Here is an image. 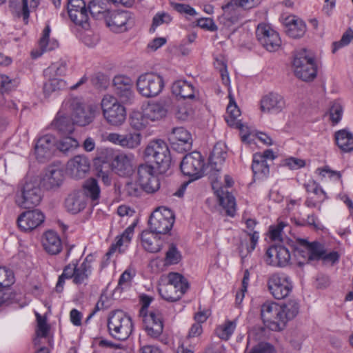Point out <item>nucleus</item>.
<instances>
[{"label":"nucleus","instance_id":"nucleus-1","mask_svg":"<svg viewBox=\"0 0 353 353\" xmlns=\"http://www.w3.org/2000/svg\"><path fill=\"white\" fill-rule=\"evenodd\" d=\"M107 327L109 334L116 340L123 341L128 339L133 331L131 317L123 310H117L110 312Z\"/></svg>","mask_w":353,"mask_h":353},{"label":"nucleus","instance_id":"nucleus-2","mask_svg":"<svg viewBox=\"0 0 353 353\" xmlns=\"http://www.w3.org/2000/svg\"><path fill=\"white\" fill-rule=\"evenodd\" d=\"M92 270V267L88 262V259L84 261L79 265L77 263H70L65 266L62 274L59 276L56 285V292H61L63 290V285L65 279H72L75 285L86 284Z\"/></svg>","mask_w":353,"mask_h":353},{"label":"nucleus","instance_id":"nucleus-3","mask_svg":"<svg viewBox=\"0 0 353 353\" xmlns=\"http://www.w3.org/2000/svg\"><path fill=\"white\" fill-rule=\"evenodd\" d=\"M190 288L188 280L181 274L170 272L168 275V282L162 285L159 291L161 296L169 302L179 301Z\"/></svg>","mask_w":353,"mask_h":353},{"label":"nucleus","instance_id":"nucleus-4","mask_svg":"<svg viewBox=\"0 0 353 353\" xmlns=\"http://www.w3.org/2000/svg\"><path fill=\"white\" fill-rule=\"evenodd\" d=\"M145 157L157 164L159 173H165L171 164L170 150L162 140L150 141L144 151Z\"/></svg>","mask_w":353,"mask_h":353},{"label":"nucleus","instance_id":"nucleus-5","mask_svg":"<svg viewBox=\"0 0 353 353\" xmlns=\"http://www.w3.org/2000/svg\"><path fill=\"white\" fill-rule=\"evenodd\" d=\"M290 247L293 250L295 256H301L305 261V262L299 261V266L311 261L321 260L325 250L324 245L317 241L310 243L307 240L301 239H297L296 243L290 245Z\"/></svg>","mask_w":353,"mask_h":353},{"label":"nucleus","instance_id":"nucleus-6","mask_svg":"<svg viewBox=\"0 0 353 353\" xmlns=\"http://www.w3.org/2000/svg\"><path fill=\"white\" fill-rule=\"evenodd\" d=\"M292 66L294 75L303 81H313L316 77L317 69L314 59L307 54L305 49L295 54Z\"/></svg>","mask_w":353,"mask_h":353},{"label":"nucleus","instance_id":"nucleus-7","mask_svg":"<svg viewBox=\"0 0 353 353\" xmlns=\"http://www.w3.org/2000/svg\"><path fill=\"white\" fill-rule=\"evenodd\" d=\"M101 108L103 117L110 125L119 126L125 121V108L115 97L111 95L104 96L101 101Z\"/></svg>","mask_w":353,"mask_h":353},{"label":"nucleus","instance_id":"nucleus-8","mask_svg":"<svg viewBox=\"0 0 353 353\" xmlns=\"http://www.w3.org/2000/svg\"><path fill=\"white\" fill-rule=\"evenodd\" d=\"M174 223L173 212L165 207H160L155 210L148 221L150 230L156 234L168 233L172 229Z\"/></svg>","mask_w":353,"mask_h":353},{"label":"nucleus","instance_id":"nucleus-9","mask_svg":"<svg viewBox=\"0 0 353 353\" xmlns=\"http://www.w3.org/2000/svg\"><path fill=\"white\" fill-rule=\"evenodd\" d=\"M180 168L184 175L198 179L204 174L207 175L209 169L205 168L204 159L199 152L194 151L186 154L182 159Z\"/></svg>","mask_w":353,"mask_h":353},{"label":"nucleus","instance_id":"nucleus-10","mask_svg":"<svg viewBox=\"0 0 353 353\" xmlns=\"http://www.w3.org/2000/svg\"><path fill=\"white\" fill-rule=\"evenodd\" d=\"M136 84L139 93L146 98L157 96L164 87L162 77L152 72L141 74Z\"/></svg>","mask_w":353,"mask_h":353},{"label":"nucleus","instance_id":"nucleus-11","mask_svg":"<svg viewBox=\"0 0 353 353\" xmlns=\"http://www.w3.org/2000/svg\"><path fill=\"white\" fill-rule=\"evenodd\" d=\"M267 286L270 293L276 299H283L292 292L293 285L290 276L283 273L269 276Z\"/></svg>","mask_w":353,"mask_h":353},{"label":"nucleus","instance_id":"nucleus-12","mask_svg":"<svg viewBox=\"0 0 353 353\" xmlns=\"http://www.w3.org/2000/svg\"><path fill=\"white\" fill-rule=\"evenodd\" d=\"M261 0H230L222 6L226 18L232 23L237 22L244 17L246 10L256 8Z\"/></svg>","mask_w":353,"mask_h":353},{"label":"nucleus","instance_id":"nucleus-13","mask_svg":"<svg viewBox=\"0 0 353 353\" xmlns=\"http://www.w3.org/2000/svg\"><path fill=\"white\" fill-rule=\"evenodd\" d=\"M105 21L107 26L117 33L126 32L134 24V19L128 11H110L106 13Z\"/></svg>","mask_w":353,"mask_h":353},{"label":"nucleus","instance_id":"nucleus-14","mask_svg":"<svg viewBox=\"0 0 353 353\" xmlns=\"http://www.w3.org/2000/svg\"><path fill=\"white\" fill-rule=\"evenodd\" d=\"M137 182L147 193H154L160 188V182L153 166L141 164L137 168Z\"/></svg>","mask_w":353,"mask_h":353},{"label":"nucleus","instance_id":"nucleus-15","mask_svg":"<svg viewBox=\"0 0 353 353\" xmlns=\"http://www.w3.org/2000/svg\"><path fill=\"white\" fill-rule=\"evenodd\" d=\"M21 201H19V205L28 209L39 205L42 199V192L39 185L37 181H26L21 190Z\"/></svg>","mask_w":353,"mask_h":353},{"label":"nucleus","instance_id":"nucleus-16","mask_svg":"<svg viewBox=\"0 0 353 353\" xmlns=\"http://www.w3.org/2000/svg\"><path fill=\"white\" fill-rule=\"evenodd\" d=\"M256 37L260 44L269 52H275L281 46V40L278 32L266 24L257 26Z\"/></svg>","mask_w":353,"mask_h":353},{"label":"nucleus","instance_id":"nucleus-17","mask_svg":"<svg viewBox=\"0 0 353 353\" xmlns=\"http://www.w3.org/2000/svg\"><path fill=\"white\" fill-rule=\"evenodd\" d=\"M67 8L70 20L76 26L85 30L90 28L88 8L83 0H69Z\"/></svg>","mask_w":353,"mask_h":353},{"label":"nucleus","instance_id":"nucleus-18","mask_svg":"<svg viewBox=\"0 0 353 353\" xmlns=\"http://www.w3.org/2000/svg\"><path fill=\"white\" fill-rule=\"evenodd\" d=\"M227 157L226 146L222 143H216L209 157V163L207 165V175L212 182L218 180L219 173L221 166Z\"/></svg>","mask_w":353,"mask_h":353},{"label":"nucleus","instance_id":"nucleus-19","mask_svg":"<svg viewBox=\"0 0 353 353\" xmlns=\"http://www.w3.org/2000/svg\"><path fill=\"white\" fill-rule=\"evenodd\" d=\"M172 107V101L170 98H162L158 101L149 103L143 111L148 119L154 121L165 117Z\"/></svg>","mask_w":353,"mask_h":353},{"label":"nucleus","instance_id":"nucleus-20","mask_svg":"<svg viewBox=\"0 0 353 353\" xmlns=\"http://www.w3.org/2000/svg\"><path fill=\"white\" fill-rule=\"evenodd\" d=\"M113 87L115 94L123 103H131L134 94L132 90V79L125 75H117L113 79Z\"/></svg>","mask_w":353,"mask_h":353},{"label":"nucleus","instance_id":"nucleus-21","mask_svg":"<svg viewBox=\"0 0 353 353\" xmlns=\"http://www.w3.org/2000/svg\"><path fill=\"white\" fill-rule=\"evenodd\" d=\"M142 317L143 327L147 334L153 339L158 338L163 330L161 313L159 310H152Z\"/></svg>","mask_w":353,"mask_h":353},{"label":"nucleus","instance_id":"nucleus-22","mask_svg":"<svg viewBox=\"0 0 353 353\" xmlns=\"http://www.w3.org/2000/svg\"><path fill=\"white\" fill-rule=\"evenodd\" d=\"M45 220V216L39 210H28L21 213L17 222L21 230L32 231L39 227Z\"/></svg>","mask_w":353,"mask_h":353},{"label":"nucleus","instance_id":"nucleus-23","mask_svg":"<svg viewBox=\"0 0 353 353\" xmlns=\"http://www.w3.org/2000/svg\"><path fill=\"white\" fill-rule=\"evenodd\" d=\"M266 263L276 267H285L290 261L289 250L283 245H276L270 247L266 251Z\"/></svg>","mask_w":353,"mask_h":353},{"label":"nucleus","instance_id":"nucleus-24","mask_svg":"<svg viewBox=\"0 0 353 353\" xmlns=\"http://www.w3.org/2000/svg\"><path fill=\"white\" fill-rule=\"evenodd\" d=\"M72 120L74 124L85 126L90 124L95 116V108L91 105H84L78 102L73 103Z\"/></svg>","mask_w":353,"mask_h":353},{"label":"nucleus","instance_id":"nucleus-25","mask_svg":"<svg viewBox=\"0 0 353 353\" xmlns=\"http://www.w3.org/2000/svg\"><path fill=\"white\" fill-rule=\"evenodd\" d=\"M280 321L277 324H272V331L283 330L288 321L293 319L299 312V304L296 300H290L285 303L280 305Z\"/></svg>","mask_w":353,"mask_h":353},{"label":"nucleus","instance_id":"nucleus-26","mask_svg":"<svg viewBox=\"0 0 353 353\" xmlns=\"http://www.w3.org/2000/svg\"><path fill=\"white\" fill-rule=\"evenodd\" d=\"M169 140L174 150L185 151L190 150L192 145L191 134L183 127L174 128Z\"/></svg>","mask_w":353,"mask_h":353},{"label":"nucleus","instance_id":"nucleus-27","mask_svg":"<svg viewBox=\"0 0 353 353\" xmlns=\"http://www.w3.org/2000/svg\"><path fill=\"white\" fill-rule=\"evenodd\" d=\"M55 145L56 139L54 136L46 134L40 137L34 147L37 159L40 161L50 159L52 155Z\"/></svg>","mask_w":353,"mask_h":353},{"label":"nucleus","instance_id":"nucleus-28","mask_svg":"<svg viewBox=\"0 0 353 353\" xmlns=\"http://www.w3.org/2000/svg\"><path fill=\"white\" fill-rule=\"evenodd\" d=\"M285 107V101L283 96L276 92H270L261 100V110L263 112L277 114Z\"/></svg>","mask_w":353,"mask_h":353},{"label":"nucleus","instance_id":"nucleus-29","mask_svg":"<svg viewBox=\"0 0 353 353\" xmlns=\"http://www.w3.org/2000/svg\"><path fill=\"white\" fill-rule=\"evenodd\" d=\"M133 160L132 154H119L112 161V169L121 176H129L134 172Z\"/></svg>","mask_w":353,"mask_h":353},{"label":"nucleus","instance_id":"nucleus-30","mask_svg":"<svg viewBox=\"0 0 353 353\" xmlns=\"http://www.w3.org/2000/svg\"><path fill=\"white\" fill-rule=\"evenodd\" d=\"M281 307L275 302H265L261 305V315L265 325L272 330V324L280 321Z\"/></svg>","mask_w":353,"mask_h":353},{"label":"nucleus","instance_id":"nucleus-31","mask_svg":"<svg viewBox=\"0 0 353 353\" xmlns=\"http://www.w3.org/2000/svg\"><path fill=\"white\" fill-rule=\"evenodd\" d=\"M89 170L90 161L85 156H75L68 162V170L74 179L83 178Z\"/></svg>","mask_w":353,"mask_h":353},{"label":"nucleus","instance_id":"nucleus-32","mask_svg":"<svg viewBox=\"0 0 353 353\" xmlns=\"http://www.w3.org/2000/svg\"><path fill=\"white\" fill-rule=\"evenodd\" d=\"M63 181V172L61 169L50 166L41 179V183L46 190L58 188Z\"/></svg>","mask_w":353,"mask_h":353},{"label":"nucleus","instance_id":"nucleus-33","mask_svg":"<svg viewBox=\"0 0 353 353\" xmlns=\"http://www.w3.org/2000/svg\"><path fill=\"white\" fill-rule=\"evenodd\" d=\"M86 205L85 196L80 192H73L65 201V208L71 214H75L82 211Z\"/></svg>","mask_w":353,"mask_h":353},{"label":"nucleus","instance_id":"nucleus-34","mask_svg":"<svg viewBox=\"0 0 353 353\" xmlns=\"http://www.w3.org/2000/svg\"><path fill=\"white\" fill-rule=\"evenodd\" d=\"M141 243L143 248L149 252L157 253L163 246V241L155 233L151 231H143L141 236Z\"/></svg>","mask_w":353,"mask_h":353},{"label":"nucleus","instance_id":"nucleus-35","mask_svg":"<svg viewBox=\"0 0 353 353\" xmlns=\"http://www.w3.org/2000/svg\"><path fill=\"white\" fill-rule=\"evenodd\" d=\"M172 92L182 99H192L195 97L194 87L186 80L180 79L174 81L172 86Z\"/></svg>","mask_w":353,"mask_h":353},{"label":"nucleus","instance_id":"nucleus-36","mask_svg":"<svg viewBox=\"0 0 353 353\" xmlns=\"http://www.w3.org/2000/svg\"><path fill=\"white\" fill-rule=\"evenodd\" d=\"M42 244L44 250L50 254H57L61 250V239L53 231H48L45 233Z\"/></svg>","mask_w":353,"mask_h":353},{"label":"nucleus","instance_id":"nucleus-37","mask_svg":"<svg viewBox=\"0 0 353 353\" xmlns=\"http://www.w3.org/2000/svg\"><path fill=\"white\" fill-rule=\"evenodd\" d=\"M252 170L254 179L263 180L267 179L270 174V168L267 162L263 161L259 154H254Z\"/></svg>","mask_w":353,"mask_h":353},{"label":"nucleus","instance_id":"nucleus-38","mask_svg":"<svg viewBox=\"0 0 353 353\" xmlns=\"http://www.w3.org/2000/svg\"><path fill=\"white\" fill-rule=\"evenodd\" d=\"M52 126L63 134H70L74 131V122L72 117L58 112L57 117L51 123Z\"/></svg>","mask_w":353,"mask_h":353},{"label":"nucleus","instance_id":"nucleus-39","mask_svg":"<svg viewBox=\"0 0 353 353\" xmlns=\"http://www.w3.org/2000/svg\"><path fill=\"white\" fill-rule=\"evenodd\" d=\"M306 31L305 23L299 19H292L285 25V32L292 38H299L304 35Z\"/></svg>","mask_w":353,"mask_h":353},{"label":"nucleus","instance_id":"nucleus-40","mask_svg":"<svg viewBox=\"0 0 353 353\" xmlns=\"http://www.w3.org/2000/svg\"><path fill=\"white\" fill-rule=\"evenodd\" d=\"M335 140L338 147L343 152L353 150V134L347 130H339L335 134Z\"/></svg>","mask_w":353,"mask_h":353},{"label":"nucleus","instance_id":"nucleus-41","mask_svg":"<svg viewBox=\"0 0 353 353\" xmlns=\"http://www.w3.org/2000/svg\"><path fill=\"white\" fill-rule=\"evenodd\" d=\"M50 26L47 25L43 30L42 37L39 40V48L41 50V52H37V54H34V53L32 52V55L34 57H38L41 55L43 52L52 50L59 46V43L56 40L50 39Z\"/></svg>","mask_w":353,"mask_h":353},{"label":"nucleus","instance_id":"nucleus-42","mask_svg":"<svg viewBox=\"0 0 353 353\" xmlns=\"http://www.w3.org/2000/svg\"><path fill=\"white\" fill-rule=\"evenodd\" d=\"M84 196L89 197L94 204L98 203L100 197V188L96 179L90 178L83 185Z\"/></svg>","mask_w":353,"mask_h":353},{"label":"nucleus","instance_id":"nucleus-43","mask_svg":"<svg viewBox=\"0 0 353 353\" xmlns=\"http://www.w3.org/2000/svg\"><path fill=\"white\" fill-rule=\"evenodd\" d=\"M88 14L95 19H104L107 12L110 11L105 8L103 0H92L87 6Z\"/></svg>","mask_w":353,"mask_h":353},{"label":"nucleus","instance_id":"nucleus-44","mask_svg":"<svg viewBox=\"0 0 353 353\" xmlns=\"http://www.w3.org/2000/svg\"><path fill=\"white\" fill-rule=\"evenodd\" d=\"M68 68V60L65 58L60 59L52 63L44 72L46 75L64 76Z\"/></svg>","mask_w":353,"mask_h":353},{"label":"nucleus","instance_id":"nucleus-45","mask_svg":"<svg viewBox=\"0 0 353 353\" xmlns=\"http://www.w3.org/2000/svg\"><path fill=\"white\" fill-rule=\"evenodd\" d=\"M236 326V321H226L216 329V335L223 340H228Z\"/></svg>","mask_w":353,"mask_h":353},{"label":"nucleus","instance_id":"nucleus-46","mask_svg":"<svg viewBox=\"0 0 353 353\" xmlns=\"http://www.w3.org/2000/svg\"><path fill=\"white\" fill-rule=\"evenodd\" d=\"M65 81L59 78H50L43 85V92L49 96L54 92L63 90L65 88Z\"/></svg>","mask_w":353,"mask_h":353},{"label":"nucleus","instance_id":"nucleus-47","mask_svg":"<svg viewBox=\"0 0 353 353\" xmlns=\"http://www.w3.org/2000/svg\"><path fill=\"white\" fill-rule=\"evenodd\" d=\"M148 118L145 116L143 112H133L130 116V124L135 130H140L143 129L148 125Z\"/></svg>","mask_w":353,"mask_h":353},{"label":"nucleus","instance_id":"nucleus-48","mask_svg":"<svg viewBox=\"0 0 353 353\" xmlns=\"http://www.w3.org/2000/svg\"><path fill=\"white\" fill-rule=\"evenodd\" d=\"M134 227L135 223H133L128 226L121 235V236L119 238V239L117 241L116 244L112 245L110 247L107 254H111L112 253H113L117 248H120L121 245H123L124 242L129 243L132 239Z\"/></svg>","mask_w":353,"mask_h":353},{"label":"nucleus","instance_id":"nucleus-49","mask_svg":"<svg viewBox=\"0 0 353 353\" xmlns=\"http://www.w3.org/2000/svg\"><path fill=\"white\" fill-rule=\"evenodd\" d=\"M141 137L140 133L130 132L123 134L122 147L134 148L141 143Z\"/></svg>","mask_w":353,"mask_h":353},{"label":"nucleus","instance_id":"nucleus-50","mask_svg":"<svg viewBox=\"0 0 353 353\" xmlns=\"http://www.w3.org/2000/svg\"><path fill=\"white\" fill-rule=\"evenodd\" d=\"M7 0H0V5L4 3ZM11 6L18 7L21 11V15L25 23H28L29 19V9L28 0H10Z\"/></svg>","mask_w":353,"mask_h":353},{"label":"nucleus","instance_id":"nucleus-51","mask_svg":"<svg viewBox=\"0 0 353 353\" xmlns=\"http://www.w3.org/2000/svg\"><path fill=\"white\" fill-rule=\"evenodd\" d=\"M221 205L225 209L227 214L234 216L235 212V199L227 192L225 196H219Z\"/></svg>","mask_w":353,"mask_h":353},{"label":"nucleus","instance_id":"nucleus-52","mask_svg":"<svg viewBox=\"0 0 353 353\" xmlns=\"http://www.w3.org/2000/svg\"><path fill=\"white\" fill-rule=\"evenodd\" d=\"M135 276V270L131 268H127L120 276L118 282V289L123 290L130 287L132 281Z\"/></svg>","mask_w":353,"mask_h":353},{"label":"nucleus","instance_id":"nucleus-53","mask_svg":"<svg viewBox=\"0 0 353 353\" xmlns=\"http://www.w3.org/2000/svg\"><path fill=\"white\" fill-rule=\"evenodd\" d=\"M78 146L79 143L76 139L71 137H65L59 142L57 148L63 153H67L77 148Z\"/></svg>","mask_w":353,"mask_h":353},{"label":"nucleus","instance_id":"nucleus-54","mask_svg":"<svg viewBox=\"0 0 353 353\" xmlns=\"http://www.w3.org/2000/svg\"><path fill=\"white\" fill-rule=\"evenodd\" d=\"M181 259V256L180 252L178 250L176 245L171 244L165 254V263L167 265L177 264Z\"/></svg>","mask_w":353,"mask_h":353},{"label":"nucleus","instance_id":"nucleus-55","mask_svg":"<svg viewBox=\"0 0 353 353\" xmlns=\"http://www.w3.org/2000/svg\"><path fill=\"white\" fill-rule=\"evenodd\" d=\"M230 103L227 107V112L229 114V119H226V121L230 125H232V123L230 122L234 121V120L240 116L241 112L240 110L237 107L234 98L232 96L231 94H229Z\"/></svg>","mask_w":353,"mask_h":353},{"label":"nucleus","instance_id":"nucleus-56","mask_svg":"<svg viewBox=\"0 0 353 353\" xmlns=\"http://www.w3.org/2000/svg\"><path fill=\"white\" fill-rule=\"evenodd\" d=\"M307 193H312L314 196L319 197L320 201H324L325 193L321 186L314 181H310L304 185Z\"/></svg>","mask_w":353,"mask_h":353},{"label":"nucleus","instance_id":"nucleus-57","mask_svg":"<svg viewBox=\"0 0 353 353\" xmlns=\"http://www.w3.org/2000/svg\"><path fill=\"white\" fill-rule=\"evenodd\" d=\"M13 272L6 268L0 267V288H8L14 283Z\"/></svg>","mask_w":353,"mask_h":353},{"label":"nucleus","instance_id":"nucleus-58","mask_svg":"<svg viewBox=\"0 0 353 353\" xmlns=\"http://www.w3.org/2000/svg\"><path fill=\"white\" fill-rule=\"evenodd\" d=\"M37 334L40 337H46L49 331V326L46 323V319L37 313Z\"/></svg>","mask_w":353,"mask_h":353},{"label":"nucleus","instance_id":"nucleus-59","mask_svg":"<svg viewBox=\"0 0 353 353\" xmlns=\"http://www.w3.org/2000/svg\"><path fill=\"white\" fill-rule=\"evenodd\" d=\"M172 20L171 17L165 12L157 13L152 19V28L153 31H154L155 28L163 24V23H169Z\"/></svg>","mask_w":353,"mask_h":353},{"label":"nucleus","instance_id":"nucleus-60","mask_svg":"<svg viewBox=\"0 0 353 353\" xmlns=\"http://www.w3.org/2000/svg\"><path fill=\"white\" fill-rule=\"evenodd\" d=\"M330 119L334 123H337L341 119L343 108L340 103H334L330 110Z\"/></svg>","mask_w":353,"mask_h":353},{"label":"nucleus","instance_id":"nucleus-61","mask_svg":"<svg viewBox=\"0 0 353 353\" xmlns=\"http://www.w3.org/2000/svg\"><path fill=\"white\" fill-rule=\"evenodd\" d=\"M283 165L292 170H296L305 166V161L301 159L290 157L284 160Z\"/></svg>","mask_w":353,"mask_h":353},{"label":"nucleus","instance_id":"nucleus-62","mask_svg":"<svg viewBox=\"0 0 353 353\" xmlns=\"http://www.w3.org/2000/svg\"><path fill=\"white\" fill-rule=\"evenodd\" d=\"M285 226H287V224L283 222H280L276 226H271L270 228V238L274 241L281 240L283 230Z\"/></svg>","mask_w":353,"mask_h":353},{"label":"nucleus","instance_id":"nucleus-63","mask_svg":"<svg viewBox=\"0 0 353 353\" xmlns=\"http://www.w3.org/2000/svg\"><path fill=\"white\" fill-rule=\"evenodd\" d=\"M248 353H275V350L270 344L261 343L254 346Z\"/></svg>","mask_w":353,"mask_h":353},{"label":"nucleus","instance_id":"nucleus-64","mask_svg":"<svg viewBox=\"0 0 353 353\" xmlns=\"http://www.w3.org/2000/svg\"><path fill=\"white\" fill-rule=\"evenodd\" d=\"M197 26L203 29L214 31L217 27L214 21L210 18H201L197 20Z\"/></svg>","mask_w":353,"mask_h":353}]
</instances>
